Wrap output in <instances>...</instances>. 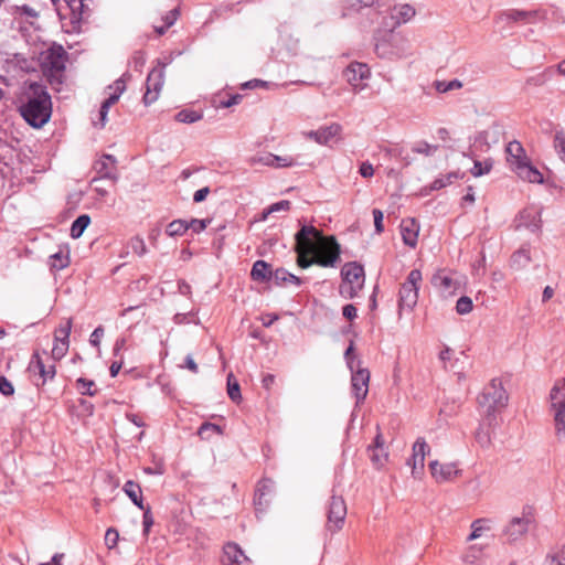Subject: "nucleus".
<instances>
[{
  "instance_id": "nucleus-6",
  "label": "nucleus",
  "mask_w": 565,
  "mask_h": 565,
  "mask_svg": "<svg viewBox=\"0 0 565 565\" xmlns=\"http://www.w3.org/2000/svg\"><path fill=\"white\" fill-rule=\"evenodd\" d=\"M422 281V273L418 269H413L406 281L399 289L398 308L402 310H413L418 300L419 282Z\"/></svg>"
},
{
  "instance_id": "nucleus-38",
  "label": "nucleus",
  "mask_w": 565,
  "mask_h": 565,
  "mask_svg": "<svg viewBox=\"0 0 565 565\" xmlns=\"http://www.w3.org/2000/svg\"><path fill=\"white\" fill-rule=\"evenodd\" d=\"M460 174L457 171L449 172L445 175H441L434 180L430 185L431 190H440L449 184H451L455 180L459 179Z\"/></svg>"
},
{
  "instance_id": "nucleus-61",
  "label": "nucleus",
  "mask_w": 565,
  "mask_h": 565,
  "mask_svg": "<svg viewBox=\"0 0 565 565\" xmlns=\"http://www.w3.org/2000/svg\"><path fill=\"white\" fill-rule=\"evenodd\" d=\"M192 230L194 233H200L206 228L205 220L193 218L190 223H188V230Z\"/></svg>"
},
{
  "instance_id": "nucleus-11",
  "label": "nucleus",
  "mask_w": 565,
  "mask_h": 565,
  "mask_svg": "<svg viewBox=\"0 0 565 565\" xmlns=\"http://www.w3.org/2000/svg\"><path fill=\"white\" fill-rule=\"evenodd\" d=\"M430 448L424 438H417L413 445V454L407 465L412 468V476L416 479L422 478L425 468V458Z\"/></svg>"
},
{
  "instance_id": "nucleus-9",
  "label": "nucleus",
  "mask_w": 565,
  "mask_h": 565,
  "mask_svg": "<svg viewBox=\"0 0 565 565\" xmlns=\"http://www.w3.org/2000/svg\"><path fill=\"white\" fill-rule=\"evenodd\" d=\"M164 85V65L153 67L148 74L146 81V92L143 94V103L149 106L158 100L162 87Z\"/></svg>"
},
{
  "instance_id": "nucleus-56",
  "label": "nucleus",
  "mask_w": 565,
  "mask_h": 565,
  "mask_svg": "<svg viewBox=\"0 0 565 565\" xmlns=\"http://www.w3.org/2000/svg\"><path fill=\"white\" fill-rule=\"evenodd\" d=\"M0 393L4 396H11L14 393L12 383L6 376H0Z\"/></svg>"
},
{
  "instance_id": "nucleus-22",
  "label": "nucleus",
  "mask_w": 565,
  "mask_h": 565,
  "mask_svg": "<svg viewBox=\"0 0 565 565\" xmlns=\"http://www.w3.org/2000/svg\"><path fill=\"white\" fill-rule=\"evenodd\" d=\"M419 225L414 218L403 220L401 223V233L404 244L415 247L417 244Z\"/></svg>"
},
{
  "instance_id": "nucleus-24",
  "label": "nucleus",
  "mask_w": 565,
  "mask_h": 565,
  "mask_svg": "<svg viewBox=\"0 0 565 565\" xmlns=\"http://www.w3.org/2000/svg\"><path fill=\"white\" fill-rule=\"evenodd\" d=\"M519 226L537 232L541 228V214L535 209H524L519 215Z\"/></svg>"
},
{
  "instance_id": "nucleus-18",
  "label": "nucleus",
  "mask_w": 565,
  "mask_h": 565,
  "mask_svg": "<svg viewBox=\"0 0 565 565\" xmlns=\"http://www.w3.org/2000/svg\"><path fill=\"white\" fill-rule=\"evenodd\" d=\"M223 565H246L250 559L236 543L230 542L223 548Z\"/></svg>"
},
{
  "instance_id": "nucleus-2",
  "label": "nucleus",
  "mask_w": 565,
  "mask_h": 565,
  "mask_svg": "<svg viewBox=\"0 0 565 565\" xmlns=\"http://www.w3.org/2000/svg\"><path fill=\"white\" fill-rule=\"evenodd\" d=\"M23 119L34 128L43 127L51 118V96L39 84H31L25 102L20 106Z\"/></svg>"
},
{
  "instance_id": "nucleus-31",
  "label": "nucleus",
  "mask_w": 565,
  "mask_h": 565,
  "mask_svg": "<svg viewBox=\"0 0 565 565\" xmlns=\"http://www.w3.org/2000/svg\"><path fill=\"white\" fill-rule=\"evenodd\" d=\"M490 520L478 519L471 523V533L468 536V541H473L482 536L487 531H490Z\"/></svg>"
},
{
  "instance_id": "nucleus-8",
  "label": "nucleus",
  "mask_w": 565,
  "mask_h": 565,
  "mask_svg": "<svg viewBox=\"0 0 565 565\" xmlns=\"http://www.w3.org/2000/svg\"><path fill=\"white\" fill-rule=\"evenodd\" d=\"M347 504L341 495L333 494L327 505L326 529L331 534L342 530L347 518Z\"/></svg>"
},
{
  "instance_id": "nucleus-25",
  "label": "nucleus",
  "mask_w": 565,
  "mask_h": 565,
  "mask_svg": "<svg viewBox=\"0 0 565 565\" xmlns=\"http://www.w3.org/2000/svg\"><path fill=\"white\" fill-rule=\"evenodd\" d=\"M518 177L524 181L531 182V183H543V175L542 173L530 163V160L518 167V169L514 171Z\"/></svg>"
},
{
  "instance_id": "nucleus-20",
  "label": "nucleus",
  "mask_w": 565,
  "mask_h": 565,
  "mask_svg": "<svg viewBox=\"0 0 565 565\" xmlns=\"http://www.w3.org/2000/svg\"><path fill=\"white\" fill-rule=\"evenodd\" d=\"M341 132V126L332 124L330 126L320 127L317 130L303 132L306 138L315 140L319 145H328V142Z\"/></svg>"
},
{
  "instance_id": "nucleus-29",
  "label": "nucleus",
  "mask_w": 565,
  "mask_h": 565,
  "mask_svg": "<svg viewBox=\"0 0 565 565\" xmlns=\"http://www.w3.org/2000/svg\"><path fill=\"white\" fill-rule=\"evenodd\" d=\"M431 282L436 288L444 292H452V289H455L456 285L454 279L446 275L444 271H439L434 275Z\"/></svg>"
},
{
  "instance_id": "nucleus-34",
  "label": "nucleus",
  "mask_w": 565,
  "mask_h": 565,
  "mask_svg": "<svg viewBox=\"0 0 565 565\" xmlns=\"http://www.w3.org/2000/svg\"><path fill=\"white\" fill-rule=\"evenodd\" d=\"M90 223V217L87 214L79 215L71 226V236L73 238H79L84 231Z\"/></svg>"
},
{
  "instance_id": "nucleus-44",
  "label": "nucleus",
  "mask_w": 565,
  "mask_h": 565,
  "mask_svg": "<svg viewBox=\"0 0 565 565\" xmlns=\"http://www.w3.org/2000/svg\"><path fill=\"white\" fill-rule=\"evenodd\" d=\"M290 206H291V202L288 200H282V201L276 202L263 211L260 220L265 221L268 217V215L276 213V212L288 211V210H290Z\"/></svg>"
},
{
  "instance_id": "nucleus-52",
  "label": "nucleus",
  "mask_w": 565,
  "mask_h": 565,
  "mask_svg": "<svg viewBox=\"0 0 565 565\" xmlns=\"http://www.w3.org/2000/svg\"><path fill=\"white\" fill-rule=\"evenodd\" d=\"M143 511L142 516V525H143V534L145 536H148L151 526L153 525V516L151 513V509L149 505L145 507V509H141Z\"/></svg>"
},
{
  "instance_id": "nucleus-12",
  "label": "nucleus",
  "mask_w": 565,
  "mask_h": 565,
  "mask_svg": "<svg viewBox=\"0 0 565 565\" xmlns=\"http://www.w3.org/2000/svg\"><path fill=\"white\" fill-rule=\"evenodd\" d=\"M544 15L537 10L509 9L500 13L499 20L507 23L533 24L542 20Z\"/></svg>"
},
{
  "instance_id": "nucleus-63",
  "label": "nucleus",
  "mask_w": 565,
  "mask_h": 565,
  "mask_svg": "<svg viewBox=\"0 0 565 565\" xmlns=\"http://www.w3.org/2000/svg\"><path fill=\"white\" fill-rule=\"evenodd\" d=\"M359 172L363 178H371L374 174V168L369 161H365L361 163Z\"/></svg>"
},
{
  "instance_id": "nucleus-17",
  "label": "nucleus",
  "mask_w": 565,
  "mask_h": 565,
  "mask_svg": "<svg viewBox=\"0 0 565 565\" xmlns=\"http://www.w3.org/2000/svg\"><path fill=\"white\" fill-rule=\"evenodd\" d=\"M429 469L431 477L439 483L451 481L460 472L455 463H440L437 460L429 462Z\"/></svg>"
},
{
  "instance_id": "nucleus-39",
  "label": "nucleus",
  "mask_w": 565,
  "mask_h": 565,
  "mask_svg": "<svg viewBox=\"0 0 565 565\" xmlns=\"http://www.w3.org/2000/svg\"><path fill=\"white\" fill-rule=\"evenodd\" d=\"M203 115L201 113L191 110V109H182L175 115V120L183 124H193L201 120Z\"/></svg>"
},
{
  "instance_id": "nucleus-26",
  "label": "nucleus",
  "mask_w": 565,
  "mask_h": 565,
  "mask_svg": "<svg viewBox=\"0 0 565 565\" xmlns=\"http://www.w3.org/2000/svg\"><path fill=\"white\" fill-rule=\"evenodd\" d=\"M273 274L270 266L264 260L255 262L250 271L252 278L256 281L273 279Z\"/></svg>"
},
{
  "instance_id": "nucleus-3",
  "label": "nucleus",
  "mask_w": 565,
  "mask_h": 565,
  "mask_svg": "<svg viewBox=\"0 0 565 565\" xmlns=\"http://www.w3.org/2000/svg\"><path fill=\"white\" fill-rule=\"evenodd\" d=\"M508 394L501 380L493 379L483 388L478 397L479 412L488 425H492L495 414L500 413L508 404Z\"/></svg>"
},
{
  "instance_id": "nucleus-64",
  "label": "nucleus",
  "mask_w": 565,
  "mask_h": 565,
  "mask_svg": "<svg viewBox=\"0 0 565 565\" xmlns=\"http://www.w3.org/2000/svg\"><path fill=\"white\" fill-rule=\"evenodd\" d=\"M342 315L344 318H347L349 320H353L354 318H356V308L351 303L345 305L342 308Z\"/></svg>"
},
{
  "instance_id": "nucleus-23",
  "label": "nucleus",
  "mask_w": 565,
  "mask_h": 565,
  "mask_svg": "<svg viewBox=\"0 0 565 565\" xmlns=\"http://www.w3.org/2000/svg\"><path fill=\"white\" fill-rule=\"evenodd\" d=\"M38 370L42 383L44 385L47 380H53L56 374V369L54 363L45 364L38 353L33 354L32 361L30 363V370Z\"/></svg>"
},
{
  "instance_id": "nucleus-21",
  "label": "nucleus",
  "mask_w": 565,
  "mask_h": 565,
  "mask_svg": "<svg viewBox=\"0 0 565 565\" xmlns=\"http://www.w3.org/2000/svg\"><path fill=\"white\" fill-rule=\"evenodd\" d=\"M66 52L62 46L52 47L45 56V65L51 71L62 72L65 68Z\"/></svg>"
},
{
  "instance_id": "nucleus-55",
  "label": "nucleus",
  "mask_w": 565,
  "mask_h": 565,
  "mask_svg": "<svg viewBox=\"0 0 565 565\" xmlns=\"http://www.w3.org/2000/svg\"><path fill=\"white\" fill-rule=\"evenodd\" d=\"M118 537H119V534H118L117 530H115L113 527H109L106 531V534H105V543H106V545L109 548L115 547L117 545Z\"/></svg>"
},
{
  "instance_id": "nucleus-47",
  "label": "nucleus",
  "mask_w": 565,
  "mask_h": 565,
  "mask_svg": "<svg viewBox=\"0 0 565 565\" xmlns=\"http://www.w3.org/2000/svg\"><path fill=\"white\" fill-rule=\"evenodd\" d=\"M473 303L470 297L462 296L457 300L456 312L458 315H468L472 311Z\"/></svg>"
},
{
  "instance_id": "nucleus-60",
  "label": "nucleus",
  "mask_w": 565,
  "mask_h": 565,
  "mask_svg": "<svg viewBox=\"0 0 565 565\" xmlns=\"http://www.w3.org/2000/svg\"><path fill=\"white\" fill-rule=\"evenodd\" d=\"M353 351H354V344H353V342H351L344 353V356H345L348 366L350 367V370L352 372L354 370L355 364L358 363V361L355 362V356L353 355Z\"/></svg>"
},
{
  "instance_id": "nucleus-40",
  "label": "nucleus",
  "mask_w": 565,
  "mask_h": 565,
  "mask_svg": "<svg viewBox=\"0 0 565 565\" xmlns=\"http://www.w3.org/2000/svg\"><path fill=\"white\" fill-rule=\"evenodd\" d=\"M188 231V222L183 220H174L167 226V234L171 237L181 236Z\"/></svg>"
},
{
  "instance_id": "nucleus-32",
  "label": "nucleus",
  "mask_w": 565,
  "mask_h": 565,
  "mask_svg": "<svg viewBox=\"0 0 565 565\" xmlns=\"http://www.w3.org/2000/svg\"><path fill=\"white\" fill-rule=\"evenodd\" d=\"M60 17H66L67 10L75 12L82 6L77 0H51Z\"/></svg>"
},
{
  "instance_id": "nucleus-43",
  "label": "nucleus",
  "mask_w": 565,
  "mask_h": 565,
  "mask_svg": "<svg viewBox=\"0 0 565 565\" xmlns=\"http://www.w3.org/2000/svg\"><path fill=\"white\" fill-rule=\"evenodd\" d=\"M227 394L233 402H238L242 398L239 384L232 373L227 376Z\"/></svg>"
},
{
  "instance_id": "nucleus-35",
  "label": "nucleus",
  "mask_w": 565,
  "mask_h": 565,
  "mask_svg": "<svg viewBox=\"0 0 565 565\" xmlns=\"http://www.w3.org/2000/svg\"><path fill=\"white\" fill-rule=\"evenodd\" d=\"M370 459L374 467L377 469L385 466L388 460V451L387 449H377V447H369Z\"/></svg>"
},
{
  "instance_id": "nucleus-36",
  "label": "nucleus",
  "mask_w": 565,
  "mask_h": 565,
  "mask_svg": "<svg viewBox=\"0 0 565 565\" xmlns=\"http://www.w3.org/2000/svg\"><path fill=\"white\" fill-rule=\"evenodd\" d=\"M375 0H342L344 6L343 15L359 12L361 9L371 7Z\"/></svg>"
},
{
  "instance_id": "nucleus-10",
  "label": "nucleus",
  "mask_w": 565,
  "mask_h": 565,
  "mask_svg": "<svg viewBox=\"0 0 565 565\" xmlns=\"http://www.w3.org/2000/svg\"><path fill=\"white\" fill-rule=\"evenodd\" d=\"M533 522L534 516L532 514L531 508H525L523 509L520 516H514L511 519L504 529V534L509 537L510 541H516L527 533Z\"/></svg>"
},
{
  "instance_id": "nucleus-30",
  "label": "nucleus",
  "mask_w": 565,
  "mask_h": 565,
  "mask_svg": "<svg viewBox=\"0 0 565 565\" xmlns=\"http://www.w3.org/2000/svg\"><path fill=\"white\" fill-rule=\"evenodd\" d=\"M273 279L277 285L291 282L296 286H299L302 282L301 278L290 274L289 271H287L284 268L276 269L273 274Z\"/></svg>"
},
{
  "instance_id": "nucleus-13",
  "label": "nucleus",
  "mask_w": 565,
  "mask_h": 565,
  "mask_svg": "<svg viewBox=\"0 0 565 565\" xmlns=\"http://www.w3.org/2000/svg\"><path fill=\"white\" fill-rule=\"evenodd\" d=\"M416 14V10L411 4H396L391 8L388 17L384 19L386 29H396L397 26L409 22Z\"/></svg>"
},
{
  "instance_id": "nucleus-14",
  "label": "nucleus",
  "mask_w": 565,
  "mask_h": 565,
  "mask_svg": "<svg viewBox=\"0 0 565 565\" xmlns=\"http://www.w3.org/2000/svg\"><path fill=\"white\" fill-rule=\"evenodd\" d=\"M347 82L359 92L364 88L363 82L370 76V68L363 63H351L343 73Z\"/></svg>"
},
{
  "instance_id": "nucleus-33",
  "label": "nucleus",
  "mask_w": 565,
  "mask_h": 565,
  "mask_svg": "<svg viewBox=\"0 0 565 565\" xmlns=\"http://www.w3.org/2000/svg\"><path fill=\"white\" fill-rule=\"evenodd\" d=\"M530 262L531 255L527 247L520 248L511 257V265L516 269L524 268Z\"/></svg>"
},
{
  "instance_id": "nucleus-16",
  "label": "nucleus",
  "mask_w": 565,
  "mask_h": 565,
  "mask_svg": "<svg viewBox=\"0 0 565 565\" xmlns=\"http://www.w3.org/2000/svg\"><path fill=\"white\" fill-rule=\"evenodd\" d=\"M117 160L111 154H104L99 160H97L94 164V169L98 174V178L93 179V182L98 181L99 179H108L113 182H116L118 179Z\"/></svg>"
},
{
  "instance_id": "nucleus-59",
  "label": "nucleus",
  "mask_w": 565,
  "mask_h": 565,
  "mask_svg": "<svg viewBox=\"0 0 565 565\" xmlns=\"http://www.w3.org/2000/svg\"><path fill=\"white\" fill-rule=\"evenodd\" d=\"M104 335V328L102 326L97 327L90 334L89 337V343L93 345V347H99V343H100V339L103 338Z\"/></svg>"
},
{
  "instance_id": "nucleus-50",
  "label": "nucleus",
  "mask_w": 565,
  "mask_h": 565,
  "mask_svg": "<svg viewBox=\"0 0 565 565\" xmlns=\"http://www.w3.org/2000/svg\"><path fill=\"white\" fill-rule=\"evenodd\" d=\"M128 246L131 250L138 256H142L147 252V247L145 241L140 236H135L129 241Z\"/></svg>"
},
{
  "instance_id": "nucleus-27",
  "label": "nucleus",
  "mask_w": 565,
  "mask_h": 565,
  "mask_svg": "<svg viewBox=\"0 0 565 565\" xmlns=\"http://www.w3.org/2000/svg\"><path fill=\"white\" fill-rule=\"evenodd\" d=\"M108 97L105 99V102L114 105L118 102L121 94L126 90V82L125 79L118 78L113 84L107 86L106 88Z\"/></svg>"
},
{
  "instance_id": "nucleus-53",
  "label": "nucleus",
  "mask_w": 565,
  "mask_h": 565,
  "mask_svg": "<svg viewBox=\"0 0 565 565\" xmlns=\"http://www.w3.org/2000/svg\"><path fill=\"white\" fill-rule=\"evenodd\" d=\"M274 167L276 168H288L296 164V160L290 156H275L273 154Z\"/></svg>"
},
{
  "instance_id": "nucleus-19",
  "label": "nucleus",
  "mask_w": 565,
  "mask_h": 565,
  "mask_svg": "<svg viewBox=\"0 0 565 565\" xmlns=\"http://www.w3.org/2000/svg\"><path fill=\"white\" fill-rule=\"evenodd\" d=\"M507 161L512 171H515L518 167L526 163L529 158L526 157L525 150L522 145L516 141H510L505 149Z\"/></svg>"
},
{
  "instance_id": "nucleus-54",
  "label": "nucleus",
  "mask_w": 565,
  "mask_h": 565,
  "mask_svg": "<svg viewBox=\"0 0 565 565\" xmlns=\"http://www.w3.org/2000/svg\"><path fill=\"white\" fill-rule=\"evenodd\" d=\"M68 350V342H55L52 349V356L54 360L62 359Z\"/></svg>"
},
{
  "instance_id": "nucleus-49",
  "label": "nucleus",
  "mask_w": 565,
  "mask_h": 565,
  "mask_svg": "<svg viewBox=\"0 0 565 565\" xmlns=\"http://www.w3.org/2000/svg\"><path fill=\"white\" fill-rule=\"evenodd\" d=\"M438 149V146L430 145L426 141L417 142L413 147V151L416 153L425 154V156H433Z\"/></svg>"
},
{
  "instance_id": "nucleus-58",
  "label": "nucleus",
  "mask_w": 565,
  "mask_h": 565,
  "mask_svg": "<svg viewBox=\"0 0 565 565\" xmlns=\"http://www.w3.org/2000/svg\"><path fill=\"white\" fill-rule=\"evenodd\" d=\"M383 217L384 215L381 210H373L374 226L377 234H381L384 231Z\"/></svg>"
},
{
  "instance_id": "nucleus-45",
  "label": "nucleus",
  "mask_w": 565,
  "mask_h": 565,
  "mask_svg": "<svg viewBox=\"0 0 565 565\" xmlns=\"http://www.w3.org/2000/svg\"><path fill=\"white\" fill-rule=\"evenodd\" d=\"M461 87H462V83L459 79H452L449 82L437 81L435 83V88L438 93H447L450 90L460 89Z\"/></svg>"
},
{
  "instance_id": "nucleus-37",
  "label": "nucleus",
  "mask_w": 565,
  "mask_h": 565,
  "mask_svg": "<svg viewBox=\"0 0 565 565\" xmlns=\"http://www.w3.org/2000/svg\"><path fill=\"white\" fill-rule=\"evenodd\" d=\"M490 426L491 425H488V422L484 420V417H482V423L476 431V440L481 447H488L491 444Z\"/></svg>"
},
{
  "instance_id": "nucleus-28",
  "label": "nucleus",
  "mask_w": 565,
  "mask_h": 565,
  "mask_svg": "<svg viewBox=\"0 0 565 565\" xmlns=\"http://www.w3.org/2000/svg\"><path fill=\"white\" fill-rule=\"evenodd\" d=\"M125 493L139 509H145L141 495V488L138 483L129 480L124 486Z\"/></svg>"
},
{
  "instance_id": "nucleus-62",
  "label": "nucleus",
  "mask_w": 565,
  "mask_h": 565,
  "mask_svg": "<svg viewBox=\"0 0 565 565\" xmlns=\"http://www.w3.org/2000/svg\"><path fill=\"white\" fill-rule=\"evenodd\" d=\"M253 163H260L268 167H274L273 153H266L264 156L254 157L252 159Z\"/></svg>"
},
{
  "instance_id": "nucleus-15",
  "label": "nucleus",
  "mask_w": 565,
  "mask_h": 565,
  "mask_svg": "<svg viewBox=\"0 0 565 565\" xmlns=\"http://www.w3.org/2000/svg\"><path fill=\"white\" fill-rule=\"evenodd\" d=\"M360 361L356 363V371L352 373V391L356 403L364 401L369 392L370 372L367 369L360 367Z\"/></svg>"
},
{
  "instance_id": "nucleus-57",
  "label": "nucleus",
  "mask_w": 565,
  "mask_h": 565,
  "mask_svg": "<svg viewBox=\"0 0 565 565\" xmlns=\"http://www.w3.org/2000/svg\"><path fill=\"white\" fill-rule=\"evenodd\" d=\"M554 147L557 150L559 158L565 162V138L561 134L555 135Z\"/></svg>"
},
{
  "instance_id": "nucleus-42",
  "label": "nucleus",
  "mask_w": 565,
  "mask_h": 565,
  "mask_svg": "<svg viewBox=\"0 0 565 565\" xmlns=\"http://www.w3.org/2000/svg\"><path fill=\"white\" fill-rule=\"evenodd\" d=\"M68 264H70L68 255L62 250L53 254L50 257V265H51V268H53V269H57V270L64 269L65 267L68 266Z\"/></svg>"
},
{
  "instance_id": "nucleus-5",
  "label": "nucleus",
  "mask_w": 565,
  "mask_h": 565,
  "mask_svg": "<svg viewBox=\"0 0 565 565\" xmlns=\"http://www.w3.org/2000/svg\"><path fill=\"white\" fill-rule=\"evenodd\" d=\"M342 284L340 295L345 299L354 298L364 285V269L358 263H348L341 269Z\"/></svg>"
},
{
  "instance_id": "nucleus-51",
  "label": "nucleus",
  "mask_w": 565,
  "mask_h": 565,
  "mask_svg": "<svg viewBox=\"0 0 565 565\" xmlns=\"http://www.w3.org/2000/svg\"><path fill=\"white\" fill-rule=\"evenodd\" d=\"M207 431H214L218 435L223 434V430L218 425L212 424V423H203L198 430V435L202 439H207L209 438Z\"/></svg>"
},
{
  "instance_id": "nucleus-4",
  "label": "nucleus",
  "mask_w": 565,
  "mask_h": 565,
  "mask_svg": "<svg viewBox=\"0 0 565 565\" xmlns=\"http://www.w3.org/2000/svg\"><path fill=\"white\" fill-rule=\"evenodd\" d=\"M393 30L379 31L374 35V50L381 58H402L411 54L409 40L401 33H394Z\"/></svg>"
},
{
  "instance_id": "nucleus-41",
  "label": "nucleus",
  "mask_w": 565,
  "mask_h": 565,
  "mask_svg": "<svg viewBox=\"0 0 565 565\" xmlns=\"http://www.w3.org/2000/svg\"><path fill=\"white\" fill-rule=\"evenodd\" d=\"M72 330V319H65L55 331V342H68V337Z\"/></svg>"
},
{
  "instance_id": "nucleus-48",
  "label": "nucleus",
  "mask_w": 565,
  "mask_h": 565,
  "mask_svg": "<svg viewBox=\"0 0 565 565\" xmlns=\"http://www.w3.org/2000/svg\"><path fill=\"white\" fill-rule=\"evenodd\" d=\"M492 168V163L489 160L483 162L475 161L473 168L471 169V174L476 178L481 177L490 172Z\"/></svg>"
},
{
  "instance_id": "nucleus-46",
  "label": "nucleus",
  "mask_w": 565,
  "mask_h": 565,
  "mask_svg": "<svg viewBox=\"0 0 565 565\" xmlns=\"http://www.w3.org/2000/svg\"><path fill=\"white\" fill-rule=\"evenodd\" d=\"M94 386L95 383L92 380L79 377L76 381V387L78 392L83 395L94 396L96 394V390H93Z\"/></svg>"
},
{
  "instance_id": "nucleus-7",
  "label": "nucleus",
  "mask_w": 565,
  "mask_h": 565,
  "mask_svg": "<svg viewBox=\"0 0 565 565\" xmlns=\"http://www.w3.org/2000/svg\"><path fill=\"white\" fill-rule=\"evenodd\" d=\"M554 409L555 429L558 436L565 434V379L557 380L550 393Z\"/></svg>"
},
{
  "instance_id": "nucleus-1",
  "label": "nucleus",
  "mask_w": 565,
  "mask_h": 565,
  "mask_svg": "<svg viewBox=\"0 0 565 565\" xmlns=\"http://www.w3.org/2000/svg\"><path fill=\"white\" fill-rule=\"evenodd\" d=\"M297 264L308 268L316 264L321 267H335L340 260V245L334 236H323L312 225H302L295 235Z\"/></svg>"
}]
</instances>
